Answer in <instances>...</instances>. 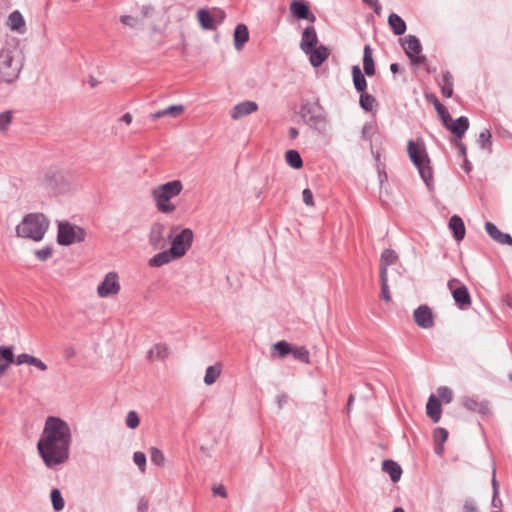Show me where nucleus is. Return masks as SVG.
<instances>
[{
	"label": "nucleus",
	"instance_id": "nucleus-5",
	"mask_svg": "<svg viewBox=\"0 0 512 512\" xmlns=\"http://www.w3.org/2000/svg\"><path fill=\"white\" fill-rule=\"evenodd\" d=\"M21 67L16 49L2 48L0 50V82H14L19 76Z\"/></svg>",
	"mask_w": 512,
	"mask_h": 512
},
{
	"label": "nucleus",
	"instance_id": "nucleus-56",
	"mask_svg": "<svg viewBox=\"0 0 512 512\" xmlns=\"http://www.w3.org/2000/svg\"><path fill=\"white\" fill-rule=\"evenodd\" d=\"M425 99L434 106L435 110L443 105L434 93H426Z\"/></svg>",
	"mask_w": 512,
	"mask_h": 512
},
{
	"label": "nucleus",
	"instance_id": "nucleus-28",
	"mask_svg": "<svg viewBox=\"0 0 512 512\" xmlns=\"http://www.w3.org/2000/svg\"><path fill=\"white\" fill-rule=\"evenodd\" d=\"M177 258L174 257L173 253H170V250H163L155 254L149 259V265L151 267H161L172 260H176Z\"/></svg>",
	"mask_w": 512,
	"mask_h": 512
},
{
	"label": "nucleus",
	"instance_id": "nucleus-38",
	"mask_svg": "<svg viewBox=\"0 0 512 512\" xmlns=\"http://www.w3.org/2000/svg\"><path fill=\"white\" fill-rule=\"evenodd\" d=\"M221 373L220 368L217 366H209L206 369L205 376H204V383L206 385H212L215 383L217 378L219 377Z\"/></svg>",
	"mask_w": 512,
	"mask_h": 512
},
{
	"label": "nucleus",
	"instance_id": "nucleus-31",
	"mask_svg": "<svg viewBox=\"0 0 512 512\" xmlns=\"http://www.w3.org/2000/svg\"><path fill=\"white\" fill-rule=\"evenodd\" d=\"M285 161L293 169L299 170L303 167V159L298 150H287L285 152Z\"/></svg>",
	"mask_w": 512,
	"mask_h": 512
},
{
	"label": "nucleus",
	"instance_id": "nucleus-22",
	"mask_svg": "<svg viewBox=\"0 0 512 512\" xmlns=\"http://www.w3.org/2000/svg\"><path fill=\"white\" fill-rule=\"evenodd\" d=\"M233 39H234V47L237 51H240L243 49L244 45L249 40V30L247 25L240 23L237 24L234 33H233Z\"/></svg>",
	"mask_w": 512,
	"mask_h": 512
},
{
	"label": "nucleus",
	"instance_id": "nucleus-51",
	"mask_svg": "<svg viewBox=\"0 0 512 512\" xmlns=\"http://www.w3.org/2000/svg\"><path fill=\"white\" fill-rule=\"evenodd\" d=\"M183 110V105H171L164 109V113H166V116L176 117L181 112H183Z\"/></svg>",
	"mask_w": 512,
	"mask_h": 512
},
{
	"label": "nucleus",
	"instance_id": "nucleus-36",
	"mask_svg": "<svg viewBox=\"0 0 512 512\" xmlns=\"http://www.w3.org/2000/svg\"><path fill=\"white\" fill-rule=\"evenodd\" d=\"M375 102L376 99L374 96L367 93L366 91L360 92L359 105L365 112H371Z\"/></svg>",
	"mask_w": 512,
	"mask_h": 512
},
{
	"label": "nucleus",
	"instance_id": "nucleus-27",
	"mask_svg": "<svg viewBox=\"0 0 512 512\" xmlns=\"http://www.w3.org/2000/svg\"><path fill=\"white\" fill-rule=\"evenodd\" d=\"M351 73H352V81H353L355 90L358 93L366 91L367 80L365 78V76H366L365 73L362 72V70L360 69V67L358 65L352 66Z\"/></svg>",
	"mask_w": 512,
	"mask_h": 512
},
{
	"label": "nucleus",
	"instance_id": "nucleus-25",
	"mask_svg": "<svg viewBox=\"0 0 512 512\" xmlns=\"http://www.w3.org/2000/svg\"><path fill=\"white\" fill-rule=\"evenodd\" d=\"M363 72L368 77L373 76L376 73L372 48L368 44L365 45L363 49Z\"/></svg>",
	"mask_w": 512,
	"mask_h": 512
},
{
	"label": "nucleus",
	"instance_id": "nucleus-44",
	"mask_svg": "<svg viewBox=\"0 0 512 512\" xmlns=\"http://www.w3.org/2000/svg\"><path fill=\"white\" fill-rule=\"evenodd\" d=\"M437 393L439 398H441V400L446 404L450 403L453 400V392L447 386L439 387Z\"/></svg>",
	"mask_w": 512,
	"mask_h": 512
},
{
	"label": "nucleus",
	"instance_id": "nucleus-48",
	"mask_svg": "<svg viewBox=\"0 0 512 512\" xmlns=\"http://www.w3.org/2000/svg\"><path fill=\"white\" fill-rule=\"evenodd\" d=\"M146 455L141 451H136L133 454V461L141 471L146 468Z\"/></svg>",
	"mask_w": 512,
	"mask_h": 512
},
{
	"label": "nucleus",
	"instance_id": "nucleus-20",
	"mask_svg": "<svg viewBox=\"0 0 512 512\" xmlns=\"http://www.w3.org/2000/svg\"><path fill=\"white\" fill-rule=\"evenodd\" d=\"M258 109V104L254 101H243L234 106L231 112V117L238 120L246 115H249Z\"/></svg>",
	"mask_w": 512,
	"mask_h": 512
},
{
	"label": "nucleus",
	"instance_id": "nucleus-52",
	"mask_svg": "<svg viewBox=\"0 0 512 512\" xmlns=\"http://www.w3.org/2000/svg\"><path fill=\"white\" fill-rule=\"evenodd\" d=\"M476 412L485 417L490 414V402L488 400L480 401Z\"/></svg>",
	"mask_w": 512,
	"mask_h": 512
},
{
	"label": "nucleus",
	"instance_id": "nucleus-30",
	"mask_svg": "<svg viewBox=\"0 0 512 512\" xmlns=\"http://www.w3.org/2000/svg\"><path fill=\"white\" fill-rule=\"evenodd\" d=\"M8 25L12 31L24 32L25 20L20 11L14 10L9 14Z\"/></svg>",
	"mask_w": 512,
	"mask_h": 512
},
{
	"label": "nucleus",
	"instance_id": "nucleus-57",
	"mask_svg": "<svg viewBox=\"0 0 512 512\" xmlns=\"http://www.w3.org/2000/svg\"><path fill=\"white\" fill-rule=\"evenodd\" d=\"M29 365H32V366L38 368L41 371H46L47 370V365L41 359H39V358H37L35 356H31Z\"/></svg>",
	"mask_w": 512,
	"mask_h": 512
},
{
	"label": "nucleus",
	"instance_id": "nucleus-40",
	"mask_svg": "<svg viewBox=\"0 0 512 512\" xmlns=\"http://www.w3.org/2000/svg\"><path fill=\"white\" fill-rule=\"evenodd\" d=\"M0 362L11 365L14 362V353L12 346H0Z\"/></svg>",
	"mask_w": 512,
	"mask_h": 512
},
{
	"label": "nucleus",
	"instance_id": "nucleus-3",
	"mask_svg": "<svg viewBox=\"0 0 512 512\" xmlns=\"http://www.w3.org/2000/svg\"><path fill=\"white\" fill-rule=\"evenodd\" d=\"M183 190V184L175 179L156 186L152 190V198L156 208L163 214H170L175 211L176 206L171 202Z\"/></svg>",
	"mask_w": 512,
	"mask_h": 512
},
{
	"label": "nucleus",
	"instance_id": "nucleus-41",
	"mask_svg": "<svg viewBox=\"0 0 512 512\" xmlns=\"http://www.w3.org/2000/svg\"><path fill=\"white\" fill-rule=\"evenodd\" d=\"M150 459H151V462L156 466H163L164 462H165V456H164L163 452L156 447H151Z\"/></svg>",
	"mask_w": 512,
	"mask_h": 512
},
{
	"label": "nucleus",
	"instance_id": "nucleus-17",
	"mask_svg": "<svg viewBox=\"0 0 512 512\" xmlns=\"http://www.w3.org/2000/svg\"><path fill=\"white\" fill-rule=\"evenodd\" d=\"M485 230L494 241L502 245L512 246V236L509 233L500 231L494 223L486 222Z\"/></svg>",
	"mask_w": 512,
	"mask_h": 512
},
{
	"label": "nucleus",
	"instance_id": "nucleus-64",
	"mask_svg": "<svg viewBox=\"0 0 512 512\" xmlns=\"http://www.w3.org/2000/svg\"><path fill=\"white\" fill-rule=\"evenodd\" d=\"M456 146L458 148V153L463 158L467 157V147L463 142H456Z\"/></svg>",
	"mask_w": 512,
	"mask_h": 512
},
{
	"label": "nucleus",
	"instance_id": "nucleus-26",
	"mask_svg": "<svg viewBox=\"0 0 512 512\" xmlns=\"http://www.w3.org/2000/svg\"><path fill=\"white\" fill-rule=\"evenodd\" d=\"M388 25L396 36L403 35L407 30L406 22L394 12L388 16Z\"/></svg>",
	"mask_w": 512,
	"mask_h": 512
},
{
	"label": "nucleus",
	"instance_id": "nucleus-9",
	"mask_svg": "<svg viewBox=\"0 0 512 512\" xmlns=\"http://www.w3.org/2000/svg\"><path fill=\"white\" fill-rule=\"evenodd\" d=\"M401 46L410 60L411 65L419 66L426 62L427 58L422 54V44L417 36H405L401 39Z\"/></svg>",
	"mask_w": 512,
	"mask_h": 512
},
{
	"label": "nucleus",
	"instance_id": "nucleus-7",
	"mask_svg": "<svg viewBox=\"0 0 512 512\" xmlns=\"http://www.w3.org/2000/svg\"><path fill=\"white\" fill-rule=\"evenodd\" d=\"M57 243L61 246H70L81 243L86 238V231L69 221H58Z\"/></svg>",
	"mask_w": 512,
	"mask_h": 512
},
{
	"label": "nucleus",
	"instance_id": "nucleus-54",
	"mask_svg": "<svg viewBox=\"0 0 512 512\" xmlns=\"http://www.w3.org/2000/svg\"><path fill=\"white\" fill-rule=\"evenodd\" d=\"M303 202L306 206H314L313 193L309 188H305L302 191Z\"/></svg>",
	"mask_w": 512,
	"mask_h": 512
},
{
	"label": "nucleus",
	"instance_id": "nucleus-55",
	"mask_svg": "<svg viewBox=\"0 0 512 512\" xmlns=\"http://www.w3.org/2000/svg\"><path fill=\"white\" fill-rule=\"evenodd\" d=\"M463 512H479L476 502L471 498L466 499L463 505Z\"/></svg>",
	"mask_w": 512,
	"mask_h": 512
},
{
	"label": "nucleus",
	"instance_id": "nucleus-10",
	"mask_svg": "<svg viewBox=\"0 0 512 512\" xmlns=\"http://www.w3.org/2000/svg\"><path fill=\"white\" fill-rule=\"evenodd\" d=\"M448 287L450 288L452 297L459 309L465 310L471 305V296L468 288L464 284H461L456 279H452L448 282Z\"/></svg>",
	"mask_w": 512,
	"mask_h": 512
},
{
	"label": "nucleus",
	"instance_id": "nucleus-37",
	"mask_svg": "<svg viewBox=\"0 0 512 512\" xmlns=\"http://www.w3.org/2000/svg\"><path fill=\"white\" fill-rule=\"evenodd\" d=\"M293 357L303 363L308 364L310 362L309 351L304 346L300 347H292V351L290 352Z\"/></svg>",
	"mask_w": 512,
	"mask_h": 512
},
{
	"label": "nucleus",
	"instance_id": "nucleus-23",
	"mask_svg": "<svg viewBox=\"0 0 512 512\" xmlns=\"http://www.w3.org/2000/svg\"><path fill=\"white\" fill-rule=\"evenodd\" d=\"M197 18L201 27L205 30H214L217 26L216 15L206 8H201L197 11Z\"/></svg>",
	"mask_w": 512,
	"mask_h": 512
},
{
	"label": "nucleus",
	"instance_id": "nucleus-6",
	"mask_svg": "<svg viewBox=\"0 0 512 512\" xmlns=\"http://www.w3.org/2000/svg\"><path fill=\"white\" fill-rule=\"evenodd\" d=\"M300 114L305 123L312 129L321 132L326 127V112L319 102L306 101L301 105Z\"/></svg>",
	"mask_w": 512,
	"mask_h": 512
},
{
	"label": "nucleus",
	"instance_id": "nucleus-34",
	"mask_svg": "<svg viewBox=\"0 0 512 512\" xmlns=\"http://www.w3.org/2000/svg\"><path fill=\"white\" fill-rule=\"evenodd\" d=\"M50 500L52 507L56 512L62 511L65 507V501L61 491L58 488H53L50 492Z\"/></svg>",
	"mask_w": 512,
	"mask_h": 512
},
{
	"label": "nucleus",
	"instance_id": "nucleus-24",
	"mask_svg": "<svg viewBox=\"0 0 512 512\" xmlns=\"http://www.w3.org/2000/svg\"><path fill=\"white\" fill-rule=\"evenodd\" d=\"M382 470L390 476L392 482L396 483L402 476L401 466L392 459H385L382 462Z\"/></svg>",
	"mask_w": 512,
	"mask_h": 512
},
{
	"label": "nucleus",
	"instance_id": "nucleus-39",
	"mask_svg": "<svg viewBox=\"0 0 512 512\" xmlns=\"http://www.w3.org/2000/svg\"><path fill=\"white\" fill-rule=\"evenodd\" d=\"M380 283H381V294L380 297L389 302L391 300V294L388 286V275H385V272L380 273Z\"/></svg>",
	"mask_w": 512,
	"mask_h": 512
},
{
	"label": "nucleus",
	"instance_id": "nucleus-47",
	"mask_svg": "<svg viewBox=\"0 0 512 512\" xmlns=\"http://www.w3.org/2000/svg\"><path fill=\"white\" fill-rule=\"evenodd\" d=\"M479 401H477L475 398L473 397H470V396H465L463 397L462 399V404L463 406L471 411V412H476L477 408H478V405H479Z\"/></svg>",
	"mask_w": 512,
	"mask_h": 512
},
{
	"label": "nucleus",
	"instance_id": "nucleus-15",
	"mask_svg": "<svg viewBox=\"0 0 512 512\" xmlns=\"http://www.w3.org/2000/svg\"><path fill=\"white\" fill-rule=\"evenodd\" d=\"M304 53L309 56V61L312 67L318 68L329 58L331 50L325 45H320L315 46Z\"/></svg>",
	"mask_w": 512,
	"mask_h": 512
},
{
	"label": "nucleus",
	"instance_id": "nucleus-58",
	"mask_svg": "<svg viewBox=\"0 0 512 512\" xmlns=\"http://www.w3.org/2000/svg\"><path fill=\"white\" fill-rule=\"evenodd\" d=\"M120 22L123 25L129 26V27H135L137 23V19L131 15H122L120 17Z\"/></svg>",
	"mask_w": 512,
	"mask_h": 512
},
{
	"label": "nucleus",
	"instance_id": "nucleus-49",
	"mask_svg": "<svg viewBox=\"0 0 512 512\" xmlns=\"http://www.w3.org/2000/svg\"><path fill=\"white\" fill-rule=\"evenodd\" d=\"M52 248L50 246H45L39 250H36L35 255L40 261H46L52 255Z\"/></svg>",
	"mask_w": 512,
	"mask_h": 512
},
{
	"label": "nucleus",
	"instance_id": "nucleus-63",
	"mask_svg": "<svg viewBox=\"0 0 512 512\" xmlns=\"http://www.w3.org/2000/svg\"><path fill=\"white\" fill-rule=\"evenodd\" d=\"M495 473H496V471H495V468H494L493 469V476H492V480H491V485H492L493 494H499V482L496 479Z\"/></svg>",
	"mask_w": 512,
	"mask_h": 512
},
{
	"label": "nucleus",
	"instance_id": "nucleus-4",
	"mask_svg": "<svg viewBox=\"0 0 512 512\" xmlns=\"http://www.w3.org/2000/svg\"><path fill=\"white\" fill-rule=\"evenodd\" d=\"M48 227L49 221L44 214L30 213L25 215L21 223L16 226V235L40 241L43 239Z\"/></svg>",
	"mask_w": 512,
	"mask_h": 512
},
{
	"label": "nucleus",
	"instance_id": "nucleus-14",
	"mask_svg": "<svg viewBox=\"0 0 512 512\" xmlns=\"http://www.w3.org/2000/svg\"><path fill=\"white\" fill-rule=\"evenodd\" d=\"M165 230V225L160 222H156L151 226L149 243L154 249H163L166 246Z\"/></svg>",
	"mask_w": 512,
	"mask_h": 512
},
{
	"label": "nucleus",
	"instance_id": "nucleus-13",
	"mask_svg": "<svg viewBox=\"0 0 512 512\" xmlns=\"http://www.w3.org/2000/svg\"><path fill=\"white\" fill-rule=\"evenodd\" d=\"M415 323L423 329H429L434 326L432 310L429 306L423 304L418 306L413 312Z\"/></svg>",
	"mask_w": 512,
	"mask_h": 512
},
{
	"label": "nucleus",
	"instance_id": "nucleus-35",
	"mask_svg": "<svg viewBox=\"0 0 512 512\" xmlns=\"http://www.w3.org/2000/svg\"><path fill=\"white\" fill-rule=\"evenodd\" d=\"M477 143L483 150H487L489 153L492 152V135L488 129H484L480 132Z\"/></svg>",
	"mask_w": 512,
	"mask_h": 512
},
{
	"label": "nucleus",
	"instance_id": "nucleus-61",
	"mask_svg": "<svg viewBox=\"0 0 512 512\" xmlns=\"http://www.w3.org/2000/svg\"><path fill=\"white\" fill-rule=\"evenodd\" d=\"M288 396L286 394H279L276 396V403L278 405V409H282L283 406L287 403Z\"/></svg>",
	"mask_w": 512,
	"mask_h": 512
},
{
	"label": "nucleus",
	"instance_id": "nucleus-18",
	"mask_svg": "<svg viewBox=\"0 0 512 512\" xmlns=\"http://www.w3.org/2000/svg\"><path fill=\"white\" fill-rule=\"evenodd\" d=\"M318 36L314 26H307L302 32L300 48L303 52L309 51L317 46Z\"/></svg>",
	"mask_w": 512,
	"mask_h": 512
},
{
	"label": "nucleus",
	"instance_id": "nucleus-42",
	"mask_svg": "<svg viewBox=\"0 0 512 512\" xmlns=\"http://www.w3.org/2000/svg\"><path fill=\"white\" fill-rule=\"evenodd\" d=\"M125 424L130 429H136L140 424L138 413L134 410L129 411L126 415Z\"/></svg>",
	"mask_w": 512,
	"mask_h": 512
},
{
	"label": "nucleus",
	"instance_id": "nucleus-50",
	"mask_svg": "<svg viewBox=\"0 0 512 512\" xmlns=\"http://www.w3.org/2000/svg\"><path fill=\"white\" fill-rule=\"evenodd\" d=\"M434 438L437 443L442 444L448 438V431L445 428L438 427L434 430Z\"/></svg>",
	"mask_w": 512,
	"mask_h": 512
},
{
	"label": "nucleus",
	"instance_id": "nucleus-8",
	"mask_svg": "<svg viewBox=\"0 0 512 512\" xmlns=\"http://www.w3.org/2000/svg\"><path fill=\"white\" fill-rule=\"evenodd\" d=\"M175 229V227H172L167 238L171 241L169 248L170 253H173L174 257L179 259L183 257L192 246L194 234L190 228H183L178 234L173 236Z\"/></svg>",
	"mask_w": 512,
	"mask_h": 512
},
{
	"label": "nucleus",
	"instance_id": "nucleus-53",
	"mask_svg": "<svg viewBox=\"0 0 512 512\" xmlns=\"http://www.w3.org/2000/svg\"><path fill=\"white\" fill-rule=\"evenodd\" d=\"M374 132V126L371 123H365L362 127L361 137L363 140H371V134Z\"/></svg>",
	"mask_w": 512,
	"mask_h": 512
},
{
	"label": "nucleus",
	"instance_id": "nucleus-29",
	"mask_svg": "<svg viewBox=\"0 0 512 512\" xmlns=\"http://www.w3.org/2000/svg\"><path fill=\"white\" fill-rule=\"evenodd\" d=\"M398 259L397 253L392 249H385L380 257V273L388 275V266L394 264Z\"/></svg>",
	"mask_w": 512,
	"mask_h": 512
},
{
	"label": "nucleus",
	"instance_id": "nucleus-1",
	"mask_svg": "<svg viewBox=\"0 0 512 512\" xmlns=\"http://www.w3.org/2000/svg\"><path fill=\"white\" fill-rule=\"evenodd\" d=\"M72 431L60 417L48 416L37 441V451L45 466L53 469L64 464L70 456Z\"/></svg>",
	"mask_w": 512,
	"mask_h": 512
},
{
	"label": "nucleus",
	"instance_id": "nucleus-2",
	"mask_svg": "<svg viewBox=\"0 0 512 512\" xmlns=\"http://www.w3.org/2000/svg\"><path fill=\"white\" fill-rule=\"evenodd\" d=\"M407 153L412 164L417 168L419 175L429 191L434 190L433 171L430 166V158L426 147L422 142L409 140Z\"/></svg>",
	"mask_w": 512,
	"mask_h": 512
},
{
	"label": "nucleus",
	"instance_id": "nucleus-59",
	"mask_svg": "<svg viewBox=\"0 0 512 512\" xmlns=\"http://www.w3.org/2000/svg\"><path fill=\"white\" fill-rule=\"evenodd\" d=\"M32 355H29L27 353L19 354L15 359L14 362L16 365H22V364H29L30 359Z\"/></svg>",
	"mask_w": 512,
	"mask_h": 512
},
{
	"label": "nucleus",
	"instance_id": "nucleus-43",
	"mask_svg": "<svg viewBox=\"0 0 512 512\" xmlns=\"http://www.w3.org/2000/svg\"><path fill=\"white\" fill-rule=\"evenodd\" d=\"M436 112L442 125L446 128V125H449V123L452 120V117L448 109L444 105H442L438 109H436Z\"/></svg>",
	"mask_w": 512,
	"mask_h": 512
},
{
	"label": "nucleus",
	"instance_id": "nucleus-32",
	"mask_svg": "<svg viewBox=\"0 0 512 512\" xmlns=\"http://www.w3.org/2000/svg\"><path fill=\"white\" fill-rule=\"evenodd\" d=\"M272 349L273 355L283 359L290 354L292 351V346L287 341L280 340L273 344Z\"/></svg>",
	"mask_w": 512,
	"mask_h": 512
},
{
	"label": "nucleus",
	"instance_id": "nucleus-45",
	"mask_svg": "<svg viewBox=\"0 0 512 512\" xmlns=\"http://www.w3.org/2000/svg\"><path fill=\"white\" fill-rule=\"evenodd\" d=\"M153 347L155 350V359L165 360L168 357L169 350L165 344L158 343V344H155Z\"/></svg>",
	"mask_w": 512,
	"mask_h": 512
},
{
	"label": "nucleus",
	"instance_id": "nucleus-46",
	"mask_svg": "<svg viewBox=\"0 0 512 512\" xmlns=\"http://www.w3.org/2000/svg\"><path fill=\"white\" fill-rule=\"evenodd\" d=\"M12 119L11 111H4L0 113V132H4L8 129Z\"/></svg>",
	"mask_w": 512,
	"mask_h": 512
},
{
	"label": "nucleus",
	"instance_id": "nucleus-33",
	"mask_svg": "<svg viewBox=\"0 0 512 512\" xmlns=\"http://www.w3.org/2000/svg\"><path fill=\"white\" fill-rule=\"evenodd\" d=\"M443 85L441 88V93L444 97L450 98L453 95V76L449 71H444L442 73Z\"/></svg>",
	"mask_w": 512,
	"mask_h": 512
},
{
	"label": "nucleus",
	"instance_id": "nucleus-60",
	"mask_svg": "<svg viewBox=\"0 0 512 512\" xmlns=\"http://www.w3.org/2000/svg\"><path fill=\"white\" fill-rule=\"evenodd\" d=\"M213 493H214L215 496H220V497H226L227 496L226 488L223 485L214 486L213 487Z\"/></svg>",
	"mask_w": 512,
	"mask_h": 512
},
{
	"label": "nucleus",
	"instance_id": "nucleus-16",
	"mask_svg": "<svg viewBox=\"0 0 512 512\" xmlns=\"http://www.w3.org/2000/svg\"><path fill=\"white\" fill-rule=\"evenodd\" d=\"M469 126V119L466 116H460L455 120L452 119L449 125H446V129L450 131L456 139H461L469 129Z\"/></svg>",
	"mask_w": 512,
	"mask_h": 512
},
{
	"label": "nucleus",
	"instance_id": "nucleus-21",
	"mask_svg": "<svg viewBox=\"0 0 512 512\" xmlns=\"http://www.w3.org/2000/svg\"><path fill=\"white\" fill-rule=\"evenodd\" d=\"M448 227L456 241H462L466 234L465 224L459 215L450 217Z\"/></svg>",
	"mask_w": 512,
	"mask_h": 512
},
{
	"label": "nucleus",
	"instance_id": "nucleus-19",
	"mask_svg": "<svg viewBox=\"0 0 512 512\" xmlns=\"http://www.w3.org/2000/svg\"><path fill=\"white\" fill-rule=\"evenodd\" d=\"M442 406L441 401L434 394H431L426 403V414L433 423H438L441 418Z\"/></svg>",
	"mask_w": 512,
	"mask_h": 512
},
{
	"label": "nucleus",
	"instance_id": "nucleus-62",
	"mask_svg": "<svg viewBox=\"0 0 512 512\" xmlns=\"http://www.w3.org/2000/svg\"><path fill=\"white\" fill-rule=\"evenodd\" d=\"M491 506L500 509L503 506V502L499 497V494H493L491 500Z\"/></svg>",
	"mask_w": 512,
	"mask_h": 512
},
{
	"label": "nucleus",
	"instance_id": "nucleus-11",
	"mask_svg": "<svg viewBox=\"0 0 512 512\" xmlns=\"http://www.w3.org/2000/svg\"><path fill=\"white\" fill-rule=\"evenodd\" d=\"M120 288L121 286L118 280V274L116 272H109L99 283L97 287V293L99 297L106 298L117 294L120 291Z\"/></svg>",
	"mask_w": 512,
	"mask_h": 512
},
{
	"label": "nucleus",
	"instance_id": "nucleus-12",
	"mask_svg": "<svg viewBox=\"0 0 512 512\" xmlns=\"http://www.w3.org/2000/svg\"><path fill=\"white\" fill-rule=\"evenodd\" d=\"M290 12L297 20H307L311 23L316 21V16L310 11L308 3L305 0H292L290 3Z\"/></svg>",
	"mask_w": 512,
	"mask_h": 512
}]
</instances>
